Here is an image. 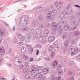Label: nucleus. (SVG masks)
<instances>
[{
    "label": "nucleus",
    "instance_id": "obj_1",
    "mask_svg": "<svg viewBox=\"0 0 80 80\" xmlns=\"http://www.w3.org/2000/svg\"><path fill=\"white\" fill-rule=\"evenodd\" d=\"M21 31H27L28 30V33H32L35 31V29L34 28H31L28 29V28H21Z\"/></svg>",
    "mask_w": 80,
    "mask_h": 80
},
{
    "label": "nucleus",
    "instance_id": "obj_2",
    "mask_svg": "<svg viewBox=\"0 0 80 80\" xmlns=\"http://www.w3.org/2000/svg\"><path fill=\"white\" fill-rule=\"evenodd\" d=\"M28 16L26 15H23L21 18V20H22V21L25 22V23L28 24Z\"/></svg>",
    "mask_w": 80,
    "mask_h": 80
},
{
    "label": "nucleus",
    "instance_id": "obj_3",
    "mask_svg": "<svg viewBox=\"0 0 80 80\" xmlns=\"http://www.w3.org/2000/svg\"><path fill=\"white\" fill-rule=\"evenodd\" d=\"M22 21H23V20H22V19H20L19 22V25L20 26L22 27H27V25L28 24L27 23L25 22H24Z\"/></svg>",
    "mask_w": 80,
    "mask_h": 80
},
{
    "label": "nucleus",
    "instance_id": "obj_4",
    "mask_svg": "<svg viewBox=\"0 0 80 80\" xmlns=\"http://www.w3.org/2000/svg\"><path fill=\"white\" fill-rule=\"evenodd\" d=\"M36 71L38 72L39 73H41L43 71V70L42 69V66H40L39 67L38 66H36Z\"/></svg>",
    "mask_w": 80,
    "mask_h": 80
},
{
    "label": "nucleus",
    "instance_id": "obj_5",
    "mask_svg": "<svg viewBox=\"0 0 80 80\" xmlns=\"http://www.w3.org/2000/svg\"><path fill=\"white\" fill-rule=\"evenodd\" d=\"M39 75H40L39 73H37L36 75L35 74H32L31 76V79H33L34 78H38Z\"/></svg>",
    "mask_w": 80,
    "mask_h": 80
},
{
    "label": "nucleus",
    "instance_id": "obj_6",
    "mask_svg": "<svg viewBox=\"0 0 80 80\" xmlns=\"http://www.w3.org/2000/svg\"><path fill=\"white\" fill-rule=\"evenodd\" d=\"M58 3V2H55L54 4V6L56 7V9L57 11H59L60 10V8L61 7V6L60 5H58L57 4Z\"/></svg>",
    "mask_w": 80,
    "mask_h": 80
},
{
    "label": "nucleus",
    "instance_id": "obj_7",
    "mask_svg": "<svg viewBox=\"0 0 80 80\" xmlns=\"http://www.w3.org/2000/svg\"><path fill=\"white\" fill-rule=\"evenodd\" d=\"M5 31L4 30H2V28H0V35L1 37H3L5 35Z\"/></svg>",
    "mask_w": 80,
    "mask_h": 80
},
{
    "label": "nucleus",
    "instance_id": "obj_8",
    "mask_svg": "<svg viewBox=\"0 0 80 80\" xmlns=\"http://www.w3.org/2000/svg\"><path fill=\"white\" fill-rule=\"evenodd\" d=\"M39 75L38 76V80H44L45 79V76H43V74H41L40 73H39Z\"/></svg>",
    "mask_w": 80,
    "mask_h": 80
},
{
    "label": "nucleus",
    "instance_id": "obj_9",
    "mask_svg": "<svg viewBox=\"0 0 80 80\" xmlns=\"http://www.w3.org/2000/svg\"><path fill=\"white\" fill-rule=\"evenodd\" d=\"M5 49H4L3 47L0 48V55H4V54H5Z\"/></svg>",
    "mask_w": 80,
    "mask_h": 80
},
{
    "label": "nucleus",
    "instance_id": "obj_10",
    "mask_svg": "<svg viewBox=\"0 0 80 80\" xmlns=\"http://www.w3.org/2000/svg\"><path fill=\"white\" fill-rule=\"evenodd\" d=\"M55 38L53 36H50L48 38V40L49 42H52L55 40Z\"/></svg>",
    "mask_w": 80,
    "mask_h": 80
},
{
    "label": "nucleus",
    "instance_id": "obj_11",
    "mask_svg": "<svg viewBox=\"0 0 80 80\" xmlns=\"http://www.w3.org/2000/svg\"><path fill=\"white\" fill-rule=\"evenodd\" d=\"M32 25L33 27H36L38 25V21L35 20V21H32Z\"/></svg>",
    "mask_w": 80,
    "mask_h": 80
},
{
    "label": "nucleus",
    "instance_id": "obj_12",
    "mask_svg": "<svg viewBox=\"0 0 80 80\" xmlns=\"http://www.w3.org/2000/svg\"><path fill=\"white\" fill-rule=\"evenodd\" d=\"M22 63V61H17L15 62L14 64L17 67H20V64Z\"/></svg>",
    "mask_w": 80,
    "mask_h": 80
},
{
    "label": "nucleus",
    "instance_id": "obj_13",
    "mask_svg": "<svg viewBox=\"0 0 80 80\" xmlns=\"http://www.w3.org/2000/svg\"><path fill=\"white\" fill-rule=\"evenodd\" d=\"M25 74H26V73H28L29 72V69L28 68H26L24 69L22 71Z\"/></svg>",
    "mask_w": 80,
    "mask_h": 80
},
{
    "label": "nucleus",
    "instance_id": "obj_14",
    "mask_svg": "<svg viewBox=\"0 0 80 80\" xmlns=\"http://www.w3.org/2000/svg\"><path fill=\"white\" fill-rule=\"evenodd\" d=\"M42 29H37L36 31V33L38 35H40L42 33Z\"/></svg>",
    "mask_w": 80,
    "mask_h": 80
},
{
    "label": "nucleus",
    "instance_id": "obj_15",
    "mask_svg": "<svg viewBox=\"0 0 80 80\" xmlns=\"http://www.w3.org/2000/svg\"><path fill=\"white\" fill-rule=\"evenodd\" d=\"M78 38H79V37H78L76 39L72 40L71 42V44L74 45V44H75L76 43V41L78 40Z\"/></svg>",
    "mask_w": 80,
    "mask_h": 80
},
{
    "label": "nucleus",
    "instance_id": "obj_16",
    "mask_svg": "<svg viewBox=\"0 0 80 80\" xmlns=\"http://www.w3.org/2000/svg\"><path fill=\"white\" fill-rule=\"evenodd\" d=\"M26 50H27V49L25 46H22V48L21 49L22 53H25V51H26Z\"/></svg>",
    "mask_w": 80,
    "mask_h": 80
},
{
    "label": "nucleus",
    "instance_id": "obj_17",
    "mask_svg": "<svg viewBox=\"0 0 80 80\" xmlns=\"http://www.w3.org/2000/svg\"><path fill=\"white\" fill-rule=\"evenodd\" d=\"M43 10V8L41 7H39L37 8L36 9V11L38 12H42Z\"/></svg>",
    "mask_w": 80,
    "mask_h": 80
},
{
    "label": "nucleus",
    "instance_id": "obj_18",
    "mask_svg": "<svg viewBox=\"0 0 80 80\" xmlns=\"http://www.w3.org/2000/svg\"><path fill=\"white\" fill-rule=\"evenodd\" d=\"M54 9V7H53V6H52L49 8V9H48V10H47V11H48V10L49 12H51H51H52V11Z\"/></svg>",
    "mask_w": 80,
    "mask_h": 80
},
{
    "label": "nucleus",
    "instance_id": "obj_19",
    "mask_svg": "<svg viewBox=\"0 0 80 80\" xmlns=\"http://www.w3.org/2000/svg\"><path fill=\"white\" fill-rule=\"evenodd\" d=\"M80 49L77 48H74V51L75 53H78V52H80Z\"/></svg>",
    "mask_w": 80,
    "mask_h": 80
},
{
    "label": "nucleus",
    "instance_id": "obj_20",
    "mask_svg": "<svg viewBox=\"0 0 80 80\" xmlns=\"http://www.w3.org/2000/svg\"><path fill=\"white\" fill-rule=\"evenodd\" d=\"M68 74L70 76L72 77V76L75 75V72H73V71H69Z\"/></svg>",
    "mask_w": 80,
    "mask_h": 80
},
{
    "label": "nucleus",
    "instance_id": "obj_21",
    "mask_svg": "<svg viewBox=\"0 0 80 80\" xmlns=\"http://www.w3.org/2000/svg\"><path fill=\"white\" fill-rule=\"evenodd\" d=\"M59 27H60V26H59ZM58 28V33L59 34H61L63 32V29H62V28H61L60 27H59V28Z\"/></svg>",
    "mask_w": 80,
    "mask_h": 80
},
{
    "label": "nucleus",
    "instance_id": "obj_22",
    "mask_svg": "<svg viewBox=\"0 0 80 80\" xmlns=\"http://www.w3.org/2000/svg\"><path fill=\"white\" fill-rule=\"evenodd\" d=\"M52 45L53 48L57 47H58V42H54L52 44Z\"/></svg>",
    "mask_w": 80,
    "mask_h": 80
},
{
    "label": "nucleus",
    "instance_id": "obj_23",
    "mask_svg": "<svg viewBox=\"0 0 80 80\" xmlns=\"http://www.w3.org/2000/svg\"><path fill=\"white\" fill-rule=\"evenodd\" d=\"M80 32L79 31H75L74 32V35L75 36H77L80 34Z\"/></svg>",
    "mask_w": 80,
    "mask_h": 80
},
{
    "label": "nucleus",
    "instance_id": "obj_24",
    "mask_svg": "<svg viewBox=\"0 0 80 80\" xmlns=\"http://www.w3.org/2000/svg\"><path fill=\"white\" fill-rule=\"evenodd\" d=\"M49 32L48 31H47L46 30H45L44 32V35L46 37H47L48 35Z\"/></svg>",
    "mask_w": 80,
    "mask_h": 80
},
{
    "label": "nucleus",
    "instance_id": "obj_25",
    "mask_svg": "<svg viewBox=\"0 0 80 80\" xmlns=\"http://www.w3.org/2000/svg\"><path fill=\"white\" fill-rule=\"evenodd\" d=\"M17 36L18 38L21 39L23 36H22V34H21L20 33H17Z\"/></svg>",
    "mask_w": 80,
    "mask_h": 80
},
{
    "label": "nucleus",
    "instance_id": "obj_26",
    "mask_svg": "<svg viewBox=\"0 0 80 80\" xmlns=\"http://www.w3.org/2000/svg\"><path fill=\"white\" fill-rule=\"evenodd\" d=\"M69 42L66 41L65 42L64 44V47H65L67 48L68 47V46L69 45Z\"/></svg>",
    "mask_w": 80,
    "mask_h": 80
},
{
    "label": "nucleus",
    "instance_id": "obj_27",
    "mask_svg": "<svg viewBox=\"0 0 80 80\" xmlns=\"http://www.w3.org/2000/svg\"><path fill=\"white\" fill-rule=\"evenodd\" d=\"M51 15H52V12H49L47 16H46L47 18L48 19H50L51 18Z\"/></svg>",
    "mask_w": 80,
    "mask_h": 80
},
{
    "label": "nucleus",
    "instance_id": "obj_28",
    "mask_svg": "<svg viewBox=\"0 0 80 80\" xmlns=\"http://www.w3.org/2000/svg\"><path fill=\"white\" fill-rule=\"evenodd\" d=\"M74 65V63H73V61H70L68 63V65L69 66H73Z\"/></svg>",
    "mask_w": 80,
    "mask_h": 80
},
{
    "label": "nucleus",
    "instance_id": "obj_29",
    "mask_svg": "<svg viewBox=\"0 0 80 80\" xmlns=\"http://www.w3.org/2000/svg\"><path fill=\"white\" fill-rule=\"evenodd\" d=\"M14 62H21V61H20V58L18 57H17L15 58L14 59Z\"/></svg>",
    "mask_w": 80,
    "mask_h": 80
},
{
    "label": "nucleus",
    "instance_id": "obj_30",
    "mask_svg": "<svg viewBox=\"0 0 80 80\" xmlns=\"http://www.w3.org/2000/svg\"><path fill=\"white\" fill-rule=\"evenodd\" d=\"M58 72L59 75H62L63 73V71L62 69H58Z\"/></svg>",
    "mask_w": 80,
    "mask_h": 80
},
{
    "label": "nucleus",
    "instance_id": "obj_31",
    "mask_svg": "<svg viewBox=\"0 0 80 80\" xmlns=\"http://www.w3.org/2000/svg\"><path fill=\"white\" fill-rule=\"evenodd\" d=\"M48 69L47 68H45L43 70V73H47L48 72Z\"/></svg>",
    "mask_w": 80,
    "mask_h": 80
},
{
    "label": "nucleus",
    "instance_id": "obj_32",
    "mask_svg": "<svg viewBox=\"0 0 80 80\" xmlns=\"http://www.w3.org/2000/svg\"><path fill=\"white\" fill-rule=\"evenodd\" d=\"M53 49L54 48L53 47V46H50L49 47L48 50L49 51H50V52H51V51H52V50H53Z\"/></svg>",
    "mask_w": 80,
    "mask_h": 80
},
{
    "label": "nucleus",
    "instance_id": "obj_33",
    "mask_svg": "<svg viewBox=\"0 0 80 80\" xmlns=\"http://www.w3.org/2000/svg\"><path fill=\"white\" fill-rule=\"evenodd\" d=\"M63 25H64V30L65 31L67 30H68V28H69V27H68V26H67V25H64V24H63Z\"/></svg>",
    "mask_w": 80,
    "mask_h": 80
},
{
    "label": "nucleus",
    "instance_id": "obj_34",
    "mask_svg": "<svg viewBox=\"0 0 80 80\" xmlns=\"http://www.w3.org/2000/svg\"><path fill=\"white\" fill-rule=\"evenodd\" d=\"M64 17V13H61L60 16H59V18H61V19L63 18Z\"/></svg>",
    "mask_w": 80,
    "mask_h": 80
},
{
    "label": "nucleus",
    "instance_id": "obj_35",
    "mask_svg": "<svg viewBox=\"0 0 80 80\" xmlns=\"http://www.w3.org/2000/svg\"><path fill=\"white\" fill-rule=\"evenodd\" d=\"M55 53L54 52H52L51 54V58H53V57H54V55H55Z\"/></svg>",
    "mask_w": 80,
    "mask_h": 80
},
{
    "label": "nucleus",
    "instance_id": "obj_36",
    "mask_svg": "<svg viewBox=\"0 0 80 80\" xmlns=\"http://www.w3.org/2000/svg\"><path fill=\"white\" fill-rule=\"evenodd\" d=\"M43 36H40L38 38V40L39 42H42L43 40Z\"/></svg>",
    "mask_w": 80,
    "mask_h": 80
},
{
    "label": "nucleus",
    "instance_id": "obj_37",
    "mask_svg": "<svg viewBox=\"0 0 80 80\" xmlns=\"http://www.w3.org/2000/svg\"><path fill=\"white\" fill-rule=\"evenodd\" d=\"M13 42L14 43H18V40L16 38H15L14 39Z\"/></svg>",
    "mask_w": 80,
    "mask_h": 80
},
{
    "label": "nucleus",
    "instance_id": "obj_38",
    "mask_svg": "<svg viewBox=\"0 0 80 80\" xmlns=\"http://www.w3.org/2000/svg\"><path fill=\"white\" fill-rule=\"evenodd\" d=\"M51 80H57V78H55L54 79V75H51Z\"/></svg>",
    "mask_w": 80,
    "mask_h": 80
},
{
    "label": "nucleus",
    "instance_id": "obj_39",
    "mask_svg": "<svg viewBox=\"0 0 80 80\" xmlns=\"http://www.w3.org/2000/svg\"><path fill=\"white\" fill-rule=\"evenodd\" d=\"M74 25L75 27H77V25H78V21H75Z\"/></svg>",
    "mask_w": 80,
    "mask_h": 80
},
{
    "label": "nucleus",
    "instance_id": "obj_40",
    "mask_svg": "<svg viewBox=\"0 0 80 80\" xmlns=\"http://www.w3.org/2000/svg\"><path fill=\"white\" fill-rule=\"evenodd\" d=\"M55 15L54 14L51 17V20L52 21L54 20V18H55Z\"/></svg>",
    "mask_w": 80,
    "mask_h": 80
},
{
    "label": "nucleus",
    "instance_id": "obj_41",
    "mask_svg": "<svg viewBox=\"0 0 80 80\" xmlns=\"http://www.w3.org/2000/svg\"><path fill=\"white\" fill-rule=\"evenodd\" d=\"M23 58H24V60H27V59H28V57L27 56L24 55L23 56Z\"/></svg>",
    "mask_w": 80,
    "mask_h": 80
},
{
    "label": "nucleus",
    "instance_id": "obj_42",
    "mask_svg": "<svg viewBox=\"0 0 80 80\" xmlns=\"http://www.w3.org/2000/svg\"><path fill=\"white\" fill-rule=\"evenodd\" d=\"M75 22V20H72L70 22V23L71 25H73V24L74 25Z\"/></svg>",
    "mask_w": 80,
    "mask_h": 80
},
{
    "label": "nucleus",
    "instance_id": "obj_43",
    "mask_svg": "<svg viewBox=\"0 0 80 80\" xmlns=\"http://www.w3.org/2000/svg\"><path fill=\"white\" fill-rule=\"evenodd\" d=\"M52 30H53L54 32H57V28H55L54 26H53L52 28Z\"/></svg>",
    "mask_w": 80,
    "mask_h": 80
},
{
    "label": "nucleus",
    "instance_id": "obj_44",
    "mask_svg": "<svg viewBox=\"0 0 80 80\" xmlns=\"http://www.w3.org/2000/svg\"><path fill=\"white\" fill-rule=\"evenodd\" d=\"M62 51H63L64 53H65L67 51V48H64V47H63L62 48Z\"/></svg>",
    "mask_w": 80,
    "mask_h": 80
},
{
    "label": "nucleus",
    "instance_id": "obj_45",
    "mask_svg": "<svg viewBox=\"0 0 80 80\" xmlns=\"http://www.w3.org/2000/svg\"><path fill=\"white\" fill-rule=\"evenodd\" d=\"M58 47H57L55 48H53L54 49V50L55 51V52H57V51L58 50Z\"/></svg>",
    "mask_w": 80,
    "mask_h": 80
},
{
    "label": "nucleus",
    "instance_id": "obj_46",
    "mask_svg": "<svg viewBox=\"0 0 80 80\" xmlns=\"http://www.w3.org/2000/svg\"><path fill=\"white\" fill-rule=\"evenodd\" d=\"M43 19V16L42 15H40L39 16V20L41 21L42 20V19Z\"/></svg>",
    "mask_w": 80,
    "mask_h": 80
},
{
    "label": "nucleus",
    "instance_id": "obj_47",
    "mask_svg": "<svg viewBox=\"0 0 80 80\" xmlns=\"http://www.w3.org/2000/svg\"><path fill=\"white\" fill-rule=\"evenodd\" d=\"M21 40L22 41H24L25 40V36H22V37Z\"/></svg>",
    "mask_w": 80,
    "mask_h": 80
},
{
    "label": "nucleus",
    "instance_id": "obj_48",
    "mask_svg": "<svg viewBox=\"0 0 80 80\" xmlns=\"http://www.w3.org/2000/svg\"><path fill=\"white\" fill-rule=\"evenodd\" d=\"M27 39H30L31 38V35L28 34L27 35Z\"/></svg>",
    "mask_w": 80,
    "mask_h": 80
},
{
    "label": "nucleus",
    "instance_id": "obj_49",
    "mask_svg": "<svg viewBox=\"0 0 80 80\" xmlns=\"http://www.w3.org/2000/svg\"><path fill=\"white\" fill-rule=\"evenodd\" d=\"M30 77V76L28 75H26V76L25 77V78L26 79H29Z\"/></svg>",
    "mask_w": 80,
    "mask_h": 80
},
{
    "label": "nucleus",
    "instance_id": "obj_50",
    "mask_svg": "<svg viewBox=\"0 0 80 80\" xmlns=\"http://www.w3.org/2000/svg\"><path fill=\"white\" fill-rule=\"evenodd\" d=\"M27 48H30L31 47V46L30 45L26 44V45Z\"/></svg>",
    "mask_w": 80,
    "mask_h": 80
},
{
    "label": "nucleus",
    "instance_id": "obj_51",
    "mask_svg": "<svg viewBox=\"0 0 80 80\" xmlns=\"http://www.w3.org/2000/svg\"><path fill=\"white\" fill-rule=\"evenodd\" d=\"M67 14H66L65 15H64V17L65 18H68V17H69V16Z\"/></svg>",
    "mask_w": 80,
    "mask_h": 80
},
{
    "label": "nucleus",
    "instance_id": "obj_52",
    "mask_svg": "<svg viewBox=\"0 0 80 80\" xmlns=\"http://www.w3.org/2000/svg\"><path fill=\"white\" fill-rule=\"evenodd\" d=\"M39 27L40 28H43V24H40L39 26Z\"/></svg>",
    "mask_w": 80,
    "mask_h": 80
},
{
    "label": "nucleus",
    "instance_id": "obj_53",
    "mask_svg": "<svg viewBox=\"0 0 80 80\" xmlns=\"http://www.w3.org/2000/svg\"><path fill=\"white\" fill-rule=\"evenodd\" d=\"M30 42H31V40H30V39H27V40H26L27 43H30Z\"/></svg>",
    "mask_w": 80,
    "mask_h": 80
},
{
    "label": "nucleus",
    "instance_id": "obj_54",
    "mask_svg": "<svg viewBox=\"0 0 80 80\" xmlns=\"http://www.w3.org/2000/svg\"><path fill=\"white\" fill-rule=\"evenodd\" d=\"M36 48H40L41 47V45L39 44H37L36 45Z\"/></svg>",
    "mask_w": 80,
    "mask_h": 80
},
{
    "label": "nucleus",
    "instance_id": "obj_55",
    "mask_svg": "<svg viewBox=\"0 0 80 80\" xmlns=\"http://www.w3.org/2000/svg\"><path fill=\"white\" fill-rule=\"evenodd\" d=\"M67 22V19H64L62 20V23H65Z\"/></svg>",
    "mask_w": 80,
    "mask_h": 80
},
{
    "label": "nucleus",
    "instance_id": "obj_56",
    "mask_svg": "<svg viewBox=\"0 0 80 80\" xmlns=\"http://www.w3.org/2000/svg\"><path fill=\"white\" fill-rule=\"evenodd\" d=\"M74 16H72L70 17L69 19L70 20H72V19H74Z\"/></svg>",
    "mask_w": 80,
    "mask_h": 80
},
{
    "label": "nucleus",
    "instance_id": "obj_57",
    "mask_svg": "<svg viewBox=\"0 0 80 80\" xmlns=\"http://www.w3.org/2000/svg\"><path fill=\"white\" fill-rule=\"evenodd\" d=\"M46 27H47V28H50V27H51V25H50V24L48 23L46 26Z\"/></svg>",
    "mask_w": 80,
    "mask_h": 80
},
{
    "label": "nucleus",
    "instance_id": "obj_58",
    "mask_svg": "<svg viewBox=\"0 0 80 80\" xmlns=\"http://www.w3.org/2000/svg\"><path fill=\"white\" fill-rule=\"evenodd\" d=\"M18 45H19L20 46H22L23 45V43L22 42H20L18 43Z\"/></svg>",
    "mask_w": 80,
    "mask_h": 80
},
{
    "label": "nucleus",
    "instance_id": "obj_59",
    "mask_svg": "<svg viewBox=\"0 0 80 80\" xmlns=\"http://www.w3.org/2000/svg\"><path fill=\"white\" fill-rule=\"evenodd\" d=\"M33 47H32L31 48V49H30V52L31 53H32V52H33Z\"/></svg>",
    "mask_w": 80,
    "mask_h": 80
},
{
    "label": "nucleus",
    "instance_id": "obj_60",
    "mask_svg": "<svg viewBox=\"0 0 80 80\" xmlns=\"http://www.w3.org/2000/svg\"><path fill=\"white\" fill-rule=\"evenodd\" d=\"M71 55L72 57H73V55H75V53H74L73 52H72L71 53Z\"/></svg>",
    "mask_w": 80,
    "mask_h": 80
},
{
    "label": "nucleus",
    "instance_id": "obj_61",
    "mask_svg": "<svg viewBox=\"0 0 80 80\" xmlns=\"http://www.w3.org/2000/svg\"><path fill=\"white\" fill-rule=\"evenodd\" d=\"M46 60L47 61H50V59L49 57H48L47 58H46Z\"/></svg>",
    "mask_w": 80,
    "mask_h": 80
},
{
    "label": "nucleus",
    "instance_id": "obj_62",
    "mask_svg": "<svg viewBox=\"0 0 80 80\" xmlns=\"http://www.w3.org/2000/svg\"><path fill=\"white\" fill-rule=\"evenodd\" d=\"M74 7H78V8H80V6L76 4L74 6Z\"/></svg>",
    "mask_w": 80,
    "mask_h": 80
},
{
    "label": "nucleus",
    "instance_id": "obj_63",
    "mask_svg": "<svg viewBox=\"0 0 80 80\" xmlns=\"http://www.w3.org/2000/svg\"><path fill=\"white\" fill-rule=\"evenodd\" d=\"M28 61L30 62H33V58H30V59L28 60Z\"/></svg>",
    "mask_w": 80,
    "mask_h": 80
},
{
    "label": "nucleus",
    "instance_id": "obj_64",
    "mask_svg": "<svg viewBox=\"0 0 80 80\" xmlns=\"http://www.w3.org/2000/svg\"><path fill=\"white\" fill-rule=\"evenodd\" d=\"M63 35H64V36H66L67 37V32H64L63 34Z\"/></svg>",
    "mask_w": 80,
    "mask_h": 80
}]
</instances>
